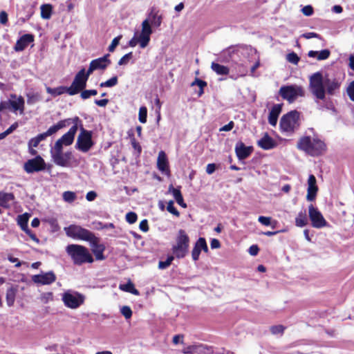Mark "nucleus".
<instances>
[{"mask_svg": "<svg viewBox=\"0 0 354 354\" xmlns=\"http://www.w3.org/2000/svg\"><path fill=\"white\" fill-rule=\"evenodd\" d=\"M341 84L339 79L321 72L315 73L309 77V89L317 100H325L326 94L336 95Z\"/></svg>", "mask_w": 354, "mask_h": 354, "instance_id": "obj_1", "label": "nucleus"}, {"mask_svg": "<svg viewBox=\"0 0 354 354\" xmlns=\"http://www.w3.org/2000/svg\"><path fill=\"white\" fill-rule=\"evenodd\" d=\"M45 168V161L40 156L28 160L24 165V169L28 174L42 171L44 170Z\"/></svg>", "mask_w": 354, "mask_h": 354, "instance_id": "obj_14", "label": "nucleus"}, {"mask_svg": "<svg viewBox=\"0 0 354 354\" xmlns=\"http://www.w3.org/2000/svg\"><path fill=\"white\" fill-rule=\"evenodd\" d=\"M302 13L306 16H311L313 13V8L311 6H306L302 10Z\"/></svg>", "mask_w": 354, "mask_h": 354, "instance_id": "obj_58", "label": "nucleus"}, {"mask_svg": "<svg viewBox=\"0 0 354 354\" xmlns=\"http://www.w3.org/2000/svg\"><path fill=\"white\" fill-rule=\"evenodd\" d=\"M62 301L64 306L71 309H77L85 301V296L73 290H67L62 294Z\"/></svg>", "mask_w": 354, "mask_h": 354, "instance_id": "obj_6", "label": "nucleus"}, {"mask_svg": "<svg viewBox=\"0 0 354 354\" xmlns=\"http://www.w3.org/2000/svg\"><path fill=\"white\" fill-rule=\"evenodd\" d=\"M200 238L196 242L195 245L192 252V257L194 261H197L199 258L200 253L201 252V248H200Z\"/></svg>", "mask_w": 354, "mask_h": 354, "instance_id": "obj_39", "label": "nucleus"}, {"mask_svg": "<svg viewBox=\"0 0 354 354\" xmlns=\"http://www.w3.org/2000/svg\"><path fill=\"white\" fill-rule=\"evenodd\" d=\"M137 37L138 39L139 45L142 48H145L150 41V35L142 32L139 35L137 34Z\"/></svg>", "mask_w": 354, "mask_h": 354, "instance_id": "obj_35", "label": "nucleus"}, {"mask_svg": "<svg viewBox=\"0 0 354 354\" xmlns=\"http://www.w3.org/2000/svg\"><path fill=\"white\" fill-rule=\"evenodd\" d=\"M8 22V15L5 11L0 12V23L1 24H6Z\"/></svg>", "mask_w": 354, "mask_h": 354, "instance_id": "obj_64", "label": "nucleus"}, {"mask_svg": "<svg viewBox=\"0 0 354 354\" xmlns=\"http://www.w3.org/2000/svg\"><path fill=\"white\" fill-rule=\"evenodd\" d=\"M299 113L297 111H292L284 115L280 120V127L283 131L292 133L299 126Z\"/></svg>", "mask_w": 354, "mask_h": 354, "instance_id": "obj_7", "label": "nucleus"}, {"mask_svg": "<svg viewBox=\"0 0 354 354\" xmlns=\"http://www.w3.org/2000/svg\"><path fill=\"white\" fill-rule=\"evenodd\" d=\"M14 198L13 194L0 192V206L4 208L10 207Z\"/></svg>", "mask_w": 354, "mask_h": 354, "instance_id": "obj_25", "label": "nucleus"}, {"mask_svg": "<svg viewBox=\"0 0 354 354\" xmlns=\"http://www.w3.org/2000/svg\"><path fill=\"white\" fill-rule=\"evenodd\" d=\"M131 145L133 148L138 151V153H140L142 148L140 144L135 140V138L131 139Z\"/></svg>", "mask_w": 354, "mask_h": 354, "instance_id": "obj_62", "label": "nucleus"}, {"mask_svg": "<svg viewBox=\"0 0 354 354\" xmlns=\"http://www.w3.org/2000/svg\"><path fill=\"white\" fill-rule=\"evenodd\" d=\"M65 122L66 121H59L57 124L50 127L47 131H46V134L50 136L55 133L57 131L66 126Z\"/></svg>", "mask_w": 354, "mask_h": 354, "instance_id": "obj_36", "label": "nucleus"}, {"mask_svg": "<svg viewBox=\"0 0 354 354\" xmlns=\"http://www.w3.org/2000/svg\"><path fill=\"white\" fill-rule=\"evenodd\" d=\"M46 91L48 93L55 97V96L62 95L65 92L68 93V87L59 86V87L53 88H50V87H46Z\"/></svg>", "mask_w": 354, "mask_h": 354, "instance_id": "obj_34", "label": "nucleus"}, {"mask_svg": "<svg viewBox=\"0 0 354 354\" xmlns=\"http://www.w3.org/2000/svg\"><path fill=\"white\" fill-rule=\"evenodd\" d=\"M281 111V104H274L268 116V122L272 126H275L277 122L278 117Z\"/></svg>", "mask_w": 354, "mask_h": 354, "instance_id": "obj_23", "label": "nucleus"}, {"mask_svg": "<svg viewBox=\"0 0 354 354\" xmlns=\"http://www.w3.org/2000/svg\"><path fill=\"white\" fill-rule=\"evenodd\" d=\"M9 104L15 112L19 111L20 114H22L24 111V100L23 97H17L16 95H10V99L9 100Z\"/></svg>", "mask_w": 354, "mask_h": 354, "instance_id": "obj_19", "label": "nucleus"}, {"mask_svg": "<svg viewBox=\"0 0 354 354\" xmlns=\"http://www.w3.org/2000/svg\"><path fill=\"white\" fill-rule=\"evenodd\" d=\"M259 222H260L262 225H270L271 223V218L270 217H266L261 216L258 218Z\"/></svg>", "mask_w": 354, "mask_h": 354, "instance_id": "obj_56", "label": "nucleus"}, {"mask_svg": "<svg viewBox=\"0 0 354 354\" xmlns=\"http://www.w3.org/2000/svg\"><path fill=\"white\" fill-rule=\"evenodd\" d=\"M194 354H207L209 348L203 344H194Z\"/></svg>", "mask_w": 354, "mask_h": 354, "instance_id": "obj_42", "label": "nucleus"}, {"mask_svg": "<svg viewBox=\"0 0 354 354\" xmlns=\"http://www.w3.org/2000/svg\"><path fill=\"white\" fill-rule=\"evenodd\" d=\"M97 94V90H84L81 93V97L84 100H86L90 97L91 95H96Z\"/></svg>", "mask_w": 354, "mask_h": 354, "instance_id": "obj_50", "label": "nucleus"}, {"mask_svg": "<svg viewBox=\"0 0 354 354\" xmlns=\"http://www.w3.org/2000/svg\"><path fill=\"white\" fill-rule=\"evenodd\" d=\"M27 103L28 104H34L41 100V95L38 92L30 91L26 93Z\"/></svg>", "mask_w": 354, "mask_h": 354, "instance_id": "obj_30", "label": "nucleus"}, {"mask_svg": "<svg viewBox=\"0 0 354 354\" xmlns=\"http://www.w3.org/2000/svg\"><path fill=\"white\" fill-rule=\"evenodd\" d=\"M167 210L174 214V216L178 217L180 216L179 212L174 207V201H169L167 203Z\"/></svg>", "mask_w": 354, "mask_h": 354, "instance_id": "obj_48", "label": "nucleus"}, {"mask_svg": "<svg viewBox=\"0 0 354 354\" xmlns=\"http://www.w3.org/2000/svg\"><path fill=\"white\" fill-rule=\"evenodd\" d=\"M302 37L305 38V39H311V38H319V39H321V37L319 35H318L317 33L316 32H306V33H304L301 35Z\"/></svg>", "mask_w": 354, "mask_h": 354, "instance_id": "obj_57", "label": "nucleus"}, {"mask_svg": "<svg viewBox=\"0 0 354 354\" xmlns=\"http://www.w3.org/2000/svg\"><path fill=\"white\" fill-rule=\"evenodd\" d=\"M122 38V35H119L116 37H115L112 41L110 46H109V50L110 52H113L116 46L119 44L120 40Z\"/></svg>", "mask_w": 354, "mask_h": 354, "instance_id": "obj_54", "label": "nucleus"}, {"mask_svg": "<svg viewBox=\"0 0 354 354\" xmlns=\"http://www.w3.org/2000/svg\"><path fill=\"white\" fill-rule=\"evenodd\" d=\"M308 224V218L306 211L300 212L295 218V225L297 227H302Z\"/></svg>", "mask_w": 354, "mask_h": 354, "instance_id": "obj_29", "label": "nucleus"}, {"mask_svg": "<svg viewBox=\"0 0 354 354\" xmlns=\"http://www.w3.org/2000/svg\"><path fill=\"white\" fill-rule=\"evenodd\" d=\"M195 85H197L199 87L200 91L198 92V95L201 96L204 93L203 88L207 86V82L198 78H196L191 84V86H192Z\"/></svg>", "mask_w": 354, "mask_h": 354, "instance_id": "obj_40", "label": "nucleus"}, {"mask_svg": "<svg viewBox=\"0 0 354 354\" xmlns=\"http://www.w3.org/2000/svg\"><path fill=\"white\" fill-rule=\"evenodd\" d=\"M308 215L313 227L319 229L327 226L328 223L322 214L313 205L308 206Z\"/></svg>", "mask_w": 354, "mask_h": 354, "instance_id": "obj_11", "label": "nucleus"}, {"mask_svg": "<svg viewBox=\"0 0 354 354\" xmlns=\"http://www.w3.org/2000/svg\"><path fill=\"white\" fill-rule=\"evenodd\" d=\"M157 165L158 169L162 173H165L167 174L169 173L168 160L165 153L162 151H160L158 153Z\"/></svg>", "mask_w": 354, "mask_h": 354, "instance_id": "obj_22", "label": "nucleus"}, {"mask_svg": "<svg viewBox=\"0 0 354 354\" xmlns=\"http://www.w3.org/2000/svg\"><path fill=\"white\" fill-rule=\"evenodd\" d=\"M97 197V194L94 191L88 192L86 195V198L88 201H93Z\"/></svg>", "mask_w": 354, "mask_h": 354, "instance_id": "obj_61", "label": "nucleus"}, {"mask_svg": "<svg viewBox=\"0 0 354 354\" xmlns=\"http://www.w3.org/2000/svg\"><path fill=\"white\" fill-rule=\"evenodd\" d=\"M62 197L65 202L69 203H73L77 198L76 194L71 191L64 192L62 194Z\"/></svg>", "mask_w": 354, "mask_h": 354, "instance_id": "obj_38", "label": "nucleus"}, {"mask_svg": "<svg viewBox=\"0 0 354 354\" xmlns=\"http://www.w3.org/2000/svg\"><path fill=\"white\" fill-rule=\"evenodd\" d=\"M211 68L219 75H227L230 73V68L227 66L215 62L211 64Z\"/></svg>", "mask_w": 354, "mask_h": 354, "instance_id": "obj_27", "label": "nucleus"}, {"mask_svg": "<svg viewBox=\"0 0 354 354\" xmlns=\"http://www.w3.org/2000/svg\"><path fill=\"white\" fill-rule=\"evenodd\" d=\"M286 59L290 63H292L294 64H297L299 61V57L294 52L288 54Z\"/></svg>", "mask_w": 354, "mask_h": 354, "instance_id": "obj_49", "label": "nucleus"}, {"mask_svg": "<svg viewBox=\"0 0 354 354\" xmlns=\"http://www.w3.org/2000/svg\"><path fill=\"white\" fill-rule=\"evenodd\" d=\"M74 121L75 122V124L69 129V131L64 134L59 139H58L55 145L57 148L61 147L63 148V146H69L71 145L73 140L75 136L77 133V129H78V124L77 122H79V118H75L74 119Z\"/></svg>", "mask_w": 354, "mask_h": 354, "instance_id": "obj_12", "label": "nucleus"}, {"mask_svg": "<svg viewBox=\"0 0 354 354\" xmlns=\"http://www.w3.org/2000/svg\"><path fill=\"white\" fill-rule=\"evenodd\" d=\"M174 259V256H169L165 261H160L158 263V268L163 270L168 268Z\"/></svg>", "mask_w": 354, "mask_h": 354, "instance_id": "obj_44", "label": "nucleus"}, {"mask_svg": "<svg viewBox=\"0 0 354 354\" xmlns=\"http://www.w3.org/2000/svg\"><path fill=\"white\" fill-rule=\"evenodd\" d=\"M119 288L124 292H130L134 295H139V291L135 288L134 285L131 281L125 284H120Z\"/></svg>", "mask_w": 354, "mask_h": 354, "instance_id": "obj_31", "label": "nucleus"}, {"mask_svg": "<svg viewBox=\"0 0 354 354\" xmlns=\"http://www.w3.org/2000/svg\"><path fill=\"white\" fill-rule=\"evenodd\" d=\"M51 156L54 162L59 166L66 167L71 159V153H63L62 148L56 146L50 150Z\"/></svg>", "mask_w": 354, "mask_h": 354, "instance_id": "obj_13", "label": "nucleus"}, {"mask_svg": "<svg viewBox=\"0 0 354 354\" xmlns=\"http://www.w3.org/2000/svg\"><path fill=\"white\" fill-rule=\"evenodd\" d=\"M138 218L137 214L135 212H130L126 214V220L130 223L133 224L136 222Z\"/></svg>", "mask_w": 354, "mask_h": 354, "instance_id": "obj_53", "label": "nucleus"}, {"mask_svg": "<svg viewBox=\"0 0 354 354\" xmlns=\"http://www.w3.org/2000/svg\"><path fill=\"white\" fill-rule=\"evenodd\" d=\"M40 9L41 18L49 19L52 15L53 6L50 4H43Z\"/></svg>", "mask_w": 354, "mask_h": 354, "instance_id": "obj_33", "label": "nucleus"}, {"mask_svg": "<svg viewBox=\"0 0 354 354\" xmlns=\"http://www.w3.org/2000/svg\"><path fill=\"white\" fill-rule=\"evenodd\" d=\"M109 54H106L102 57L93 59L91 62L88 69V74L91 75L95 70H104L111 64L109 59Z\"/></svg>", "mask_w": 354, "mask_h": 354, "instance_id": "obj_15", "label": "nucleus"}, {"mask_svg": "<svg viewBox=\"0 0 354 354\" xmlns=\"http://www.w3.org/2000/svg\"><path fill=\"white\" fill-rule=\"evenodd\" d=\"M118 84V77L114 76L106 82H102L100 84V87H112Z\"/></svg>", "mask_w": 354, "mask_h": 354, "instance_id": "obj_45", "label": "nucleus"}, {"mask_svg": "<svg viewBox=\"0 0 354 354\" xmlns=\"http://www.w3.org/2000/svg\"><path fill=\"white\" fill-rule=\"evenodd\" d=\"M40 299L42 303L44 304H48L50 301H52L53 300V295L52 292H44L41 294Z\"/></svg>", "mask_w": 354, "mask_h": 354, "instance_id": "obj_47", "label": "nucleus"}, {"mask_svg": "<svg viewBox=\"0 0 354 354\" xmlns=\"http://www.w3.org/2000/svg\"><path fill=\"white\" fill-rule=\"evenodd\" d=\"M310 131L313 135L301 137L297 143V147L311 156H320L326 151V145L317 134L314 133L313 129Z\"/></svg>", "mask_w": 354, "mask_h": 354, "instance_id": "obj_2", "label": "nucleus"}, {"mask_svg": "<svg viewBox=\"0 0 354 354\" xmlns=\"http://www.w3.org/2000/svg\"><path fill=\"white\" fill-rule=\"evenodd\" d=\"M306 90L301 85L290 84L281 86L279 90V94L289 103L295 102L299 97H304Z\"/></svg>", "mask_w": 354, "mask_h": 354, "instance_id": "obj_5", "label": "nucleus"}, {"mask_svg": "<svg viewBox=\"0 0 354 354\" xmlns=\"http://www.w3.org/2000/svg\"><path fill=\"white\" fill-rule=\"evenodd\" d=\"M91 75L84 68L81 69L75 75L71 85L68 87V93L73 95L83 90L86 86V82Z\"/></svg>", "mask_w": 354, "mask_h": 354, "instance_id": "obj_8", "label": "nucleus"}, {"mask_svg": "<svg viewBox=\"0 0 354 354\" xmlns=\"http://www.w3.org/2000/svg\"><path fill=\"white\" fill-rule=\"evenodd\" d=\"M236 50L234 48H229L227 49L224 50L221 55L223 57V60L224 62H229L230 59L232 57V55L236 53Z\"/></svg>", "mask_w": 354, "mask_h": 354, "instance_id": "obj_37", "label": "nucleus"}, {"mask_svg": "<svg viewBox=\"0 0 354 354\" xmlns=\"http://www.w3.org/2000/svg\"><path fill=\"white\" fill-rule=\"evenodd\" d=\"M64 231L66 235L75 239H80L84 241H88L93 234L86 229L82 227L77 225H71L68 227H64Z\"/></svg>", "mask_w": 354, "mask_h": 354, "instance_id": "obj_9", "label": "nucleus"}, {"mask_svg": "<svg viewBox=\"0 0 354 354\" xmlns=\"http://www.w3.org/2000/svg\"><path fill=\"white\" fill-rule=\"evenodd\" d=\"M148 19L149 20V24H151L155 27H159L162 24V16L158 15V12L153 10L150 12Z\"/></svg>", "mask_w": 354, "mask_h": 354, "instance_id": "obj_28", "label": "nucleus"}, {"mask_svg": "<svg viewBox=\"0 0 354 354\" xmlns=\"http://www.w3.org/2000/svg\"><path fill=\"white\" fill-rule=\"evenodd\" d=\"M120 313L125 317V319H130L132 316V310L128 306H124L120 308Z\"/></svg>", "mask_w": 354, "mask_h": 354, "instance_id": "obj_46", "label": "nucleus"}, {"mask_svg": "<svg viewBox=\"0 0 354 354\" xmlns=\"http://www.w3.org/2000/svg\"><path fill=\"white\" fill-rule=\"evenodd\" d=\"M168 192L172 194L176 201L177 198H180L181 196H183L180 190L179 189L174 188L172 185L169 187Z\"/></svg>", "mask_w": 354, "mask_h": 354, "instance_id": "obj_51", "label": "nucleus"}, {"mask_svg": "<svg viewBox=\"0 0 354 354\" xmlns=\"http://www.w3.org/2000/svg\"><path fill=\"white\" fill-rule=\"evenodd\" d=\"M66 251L75 265L80 266L86 263H91L93 262L92 255L84 246L70 244L66 248Z\"/></svg>", "mask_w": 354, "mask_h": 354, "instance_id": "obj_3", "label": "nucleus"}, {"mask_svg": "<svg viewBox=\"0 0 354 354\" xmlns=\"http://www.w3.org/2000/svg\"><path fill=\"white\" fill-rule=\"evenodd\" d=\"M16 292L17 289L13 287H10L7 290L6 302L8 306H13L15 301Z\"/></svg>", "mask_w": 354, "mask_h": 354, "instance_id": "obj_32", "label": "nucleus"}, {"mask_svg": "<svg viewBox=\"0 0 354 354\" xmlns=\"http://www.w3.org/2000/svg\"><path fill=\"white\" fill-rule=\"evenodd\" d=\"M132 56H133L132 53H129L124 55L118 61V64L120 66L127 64L129 63V60L132 58Z\"/></svg>", "mask_w": 354, "mask_h": 354, "instance_id": "obj_52", "label": "nucleus"}, {"mask_svg": "<svg viewBox=\"0 0 354 354\" xmlns=\"http://www.w3.org/2000/svg\"><path fill=\"white\" fill-rule=\"evenodd\" d=\"M93 145L91 132L81 128L77 140V148L82 152H87Z\"/></svg>", "mask_w": 354, "mask_h": 354, "instance_id": "obj_10", "label": "nucleus"}, {"mask_svg": "<svg viewBox=\"0 0 354 354\" xmlns=\"http://www.w3.org/2000/svg\"><path fill=\"white\" fill-rule=\"evenodd\" d=\"M330 55V52L328 49H324L321 51L310 50L308 53V57L316 58L318 61L328 59Z\"/></svg>", "mask_w": 354, "mask_h": 354, "instance_id": "obj_26", "label": "nucleus"}, {"mask_svg": "<svg viewBox=\"0 0 354 354\" xmlns=\"http://www.w3.org/2000/svg\"><path fill=\"white\" fill-rule=\"evenodd\" d=\"M284 327L281 325L274 326L270 328V331L272 334H280L283 333Z\"/></svg>", "mask_w": 354, "mask_h": 354, "instance_id": "obj_55", "label": "nucleus"}, {"mask_svg": "<svg viewBox=\"0 0 354 354\" xmlns=\"http://www.w3.org/2000/svg\"><path fill=\"white\" fill-rule=\"evenodd\" d=\"M142 33L151 35L152 33V28L149 24V19H145L142 23Z\"/></svg>", "mask_w": 354, "mask_h": 354, "instance_id": "obj_41", "label": "nucleus"}, {"mask_svg": "<svg viewBox=\"0 0 354 354\" xmlns=\"http://www.w3.org/2000/svg\"><path fill=\"white\" fill-rule=\"evenodd\" d=\"M200 248H201V250H203L205 252H208V247L206 243V241L204 238H200Z\"/></svg>", "mask_w": 354, "mask_h": 354, "instance_id": "obj_63", "label": "nucleus"}, {"mask_svg": "<svg viewBox=\"0 0 354 354\" xmlns=\"http://www.w3.org/2000/svg\"><path fill=\"white\" fill-rule=\"evenodd\" d=\"M139 227L140 229V230H142V232H147L149 230V226H148V223H147V220H142L140 223V225H139Z\"/></svg>", "mask_w": 354, "mask_h": 354, "instance_id": "obj_60", "label": "nucleus"}, {"mask_svg": "<svg viewBox=\"0 0 354 354\" xmlns=\"http://www.w3.org/2000/svg\"><path fill=\"white\" fill-rule=\"evenodd\" d=\"M318 192V187L317 185V180L314 175L309 176L308 179V189L306 194V200L308 201H315L317 193Z\"/></svg>", "mask_w": 354, "mask_h": 354, "instance_id": "obj_17", "label": "nucleus"}, {"mask_svg": "<svg viewBox=\"0 0 354 354\" xmlns=\"http://www.w3.org/2000/svg\"><path fill=\"white\" fill-rule=\"evenodd\" d=\"M32 281L36 283L49 285L56 280V276L53 272L42 273L32 276Z\"/></svg>", "mask_w": 354, "mask_h": 354, "instance_id": "obj_18", "label": "nucleus"}, {"mask_svg": "<svg viewBox=\"0 0 354 354\" xmlns=\"http://www.w3.org/2000/svg\"><path fill=\"white\" fill-rule=\"evenodd\" d=\"M147 109L145 106H141L139 109L138 120L139 121L145 124L147 122Z\"/></svg>", "mask_w": 354, "mask_h": 354, "instance_id": "obj_43", "label": "nucleus"}, {"mask_svg": "<svg viewBox=\"0 0 354 354\" xmlns=\"http://www.w3.org/2000/svg\"><path fill=\"white\" fill-rule=\"evenodd\" d=\"M258 145L265 150H268L274 147L275 142L266 133L263 137L258 141Z\"/></svg>", "mask_w": 354, "mask_h": 354, "instance_id": "obj_24", "label": "nucleus"}, {"mask_svg": "<svg viewBox=\"0 0 354 354\" xmlns=\"http://www.w3.org/2000/svg\"><path fill=\"white\" fill-rule=\"evenodd\" d=\"M34 41V36L31 34H26L20 37L15 44L14 49L15 51L24 50L28 45Z\"/></svg>", "mask_w": 354, "mask_h": 354, "instance_id": "obj_21", "label": "nucleus"}, {"mask_svg": "<svg viewBox=\"0 0 354 354\" xmlns=\"http://www.w3.org/2000/svg\"><path fill=\"white\" fill-rule=\"evenodd\" d=\"M347 93L351 100L354 101V81L348 86Z\"/></svg>", "mask_w": 354, "mask_h": 354, "instance_id": "obj_59", "label": "nucleus"}, {"mask_svg": "<svg viewBox=\"0 0 354 354\" xmlns=\"http://www.w3.org/2000/svg\"><path fill=\"white\" fill-rule=\"evenodd\" d=\"M252 147H246L243 142L236 143L235 152L239 160H243L248 158L252 152Z\"/></svg>", "mask_w": 354, "mask_h": 354, "instance_id": "obj_20", "label": "nucleus"}, {"mask_svg": "<svg viewBox=\"0 0 354 354\" xmlns=\"http://www.w3.org/2000/svg\"><path fill=\"white\" fill-rule=\"evenodd\" d=\"M189 246V238L183 230L178 232L176 237L175 243L172 246L171 250L178 259L184 258L188 253Z\"/></svg>", "mask_w": 354, "mask_h": 354, "instance_id": "obj_4", "label": "nucleus"}, {"mask_svg": "<svg viewBox=\"0 0 354 354\" xmlns=\"http://www.w3.org/2000/svg\"><path fill=\"white\" fill-rule=\"evenodd\" d=\"M87 241L90 243L91 250L94 254L95 259L97 260H104L105 257L103 254V252L105 250V247L104 245L100 243L99 239L96 238L93 234L92 238H91Z\"/></svg>", "mask_w": 354, "mask_h": 354, "instance_id": "obj_16", "label": "nucleus"}]
</instances>
